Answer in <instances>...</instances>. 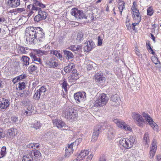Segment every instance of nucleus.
Instances as JSON below:
<instances>
[{
	"instance_id": "nucleus-59",
	"label": "nucleus",
	"mask_w": 161,
	"mask_h": 161,
	"mask_svg": "<svg viewBox=\"0 0 161 161\" xmlns=\"http://www.w3.org/2000/svg\"><path fill=\"white\" fill-rule=\"evenodd\" d=\"M98 44L99 46L101 45L102 44V40L100 39V36H98Z\"/></svg>"
},
{
	"instance_id": "nucleus-46",
	"label": "nucleus",
	"mask_w": 161,
	"mask_h": 161,
	"mask_svg": "<svg viewBox=\"0 0 161 161\" xmlns=\"http://www.w3.org/2000/svg\"><path fill=\"white\" fill-rule=\"evenodd\" d=\"M67 86L68 84L66 81L64 80V82L62 84V87L64 89L65 92H67Z\"/></svg>"
},
{
	"instance_id": "nucleus-33",
	"label": "nucleus",
	"mask_w": 161,
	"mask_h": 161,
	"mask_svg": "<svg viewBox=\"0 0 161 161\" xmlns=\"http://www.w3.org/2000/svg\"><path fill=\"white\" fill-rule=\"evenodd\" d=\"M74 67V65L73 64H69L67 66H66L64 69V71L66 73L70 72L72 69Z\"/></svg>"
},
{
	"instance_id": "nucleus-54",
	"label": "nucleus",
	"mask_w": 161,
	"mask_h": 161,
	"mask_svg": "<svg viewBox=\"0 0 161 161\" xmlns=\"http://www.w3.org/2000/svg\"><path fill=\"white\" fill-rule=\"evenodd\" d=\"M35 145H34V143H30L27 145V147L30 148L34 149L33 148L35 147Z\"/></svg>"
},
{
	"instance_id": "nucleus-43",
	"label": "nucleus",
	"mask_w": 161,
	"mask_h": 161,
	"mask_svg": "<svg viewBox=\"0 0 161 161\" xmlns=\"http://www.w3.org/2000/svg\"><path fill=\"white\" fill-rule=\"evenodd\" d=\"M151 59L153 62L156 65L159 64L160 62L158 61V58L155 56H152Z\"/></svg>"
},
{
	"instance_id": "nucleus-4",
	"label": "nucleus",
	"mask_w": 161,
	"mask_h": 161,
	"mask_svg": "<svg viewBox=\"0 0 161 161\" xmlns=\"http://www.w3.org/2000/svg\"><path fill=\"white\" fill-rule=\"evenodd\" d=\"M64 114L65 117L70 122L76 120L78 116L76 111L72 108H66L64 111Z\"/></svg>"
},
{
	"instance_id": "nucleus-30",
	"label": "nucleus",
	"mask_w": 161,
	"mask_h": 161,
	"mask_svg": "<svg viewBox=\"0 0 161 161\" xmlns=\"http://www.w3.org/2000/svg\"><path fill=\"white\" fill-rule=\"evenodd\" d=\"M60 52V51H58L56 50H52L51 51L50 53L55 55L58 58L62 60V56Z\"/></svg>"
},
{
	"instance_id": "nucleus-12",
	"label": "nucleus",
	"mask_w": 161,
	"mask_h": 161,
	"mask_svg": "<svg viewBox=\"0 0 161 161\" xmlns=\"http://www.w3.org/2000/svg\"><path fill=\"white\" fill-rule=\"evenodd\" d=\"M58 64V60L54 57H52L47 60L46 65L50 68H55Z\"/></svg>"
},
{
	"instance_id": "nucleus-36",
	"label": "nucleus",
	"mask_w": 161,
	"mask_h": 161,
	"mask_svg": "<svg viewBox=\"0 0 161 161\" xmlns=\"http://www.w3.org/2000/svg\"><path fill=\"white\" fill-rule=\"evenodd\" d=\"M6 154V147L3 146L1 149H0V158L4 157Z\"/></svg>"
},
{
	"instance_id": "nucleus-8",
	"label": "nucleus",
	"mask_w": 161,
	"mask_h": 161,
	"mask_svg": "<svg viewBox=\"0 0 161 161\" xmlns=\"http://www.w3.org/2000/svg\"><path fill=\"white\" fill-rule=\"evenodd\" d=\"M114 121L119 128L122 129L125 131H132V129L129 125L126 124L122 120L120 119H114Z\"/></svg>"
},
{
	"instance_id": "nucleus-45",
	"label": "nucleus",
	"mask_w": 161,
	"mask_h": 161,
	"mask_svg": "<svg viewBox=\"0 0 161 161\" xmlns=\"http://www.w3.org/2000/svg\"><path fill=\"white\" fill-rule=\"evenodd\" d=\"M83 34L81 32L78 33L77 35V40L79 42L83 39Z\"/></svg>"
},
{
	"instance_id": "nucleus-23",
	"label": "nucleus",
	"mask_w": 161,
	"mask_h": 161,
	"mask_svg": "<svg viewBox=\"0 0 161 161\" xmlns=\"http://www.w3.org/2000/svg\"><path fill=\"white\" fill-rule=\"evenodd\" d=\"M95 79L97 82L103 83L105 81L106 78L103 75L99 73L96 74L95 75Z\"/></svg>"
},
{
	"instance_id": "nucleus-5",
	"label": "nucleus",
	"mask_w": 161,
	"mask_h": 161,
	"mask_svg": "<svg viewBox=\"0 0 161 161\" xmlns=\"http://www.w3.org/2000/svg\"><path fill=\"white\" fill-rule=\"evenodd\" d=\"M135 142V137L130 136L129 138H123L119 141V144L126 149H129L133 146Z\"/></svg>"
},
{
	"instance_id": "nucleus-24",
	"label": "nucleus",
	"mask_w": 161,
	"mask_h": 161,
	"mask_svg": "<svg viewBox=\"0 0 161 161\" xmlns=\"http://www.w3.org/2000/svg\"><path fill=\"white\" fill-rule=\"evenodd\" d=\"M33 153V158L35 161H40L42 158V154L39 151L35 150Z\"/></svg>"
},
{
	"instance_id": "nucleus-13",
	"label": "nucleus",
	"mask_w": 161,
	"mask_h": 161,
	"mask_svg": "<svg viewBox=\"0 0 161 161\" xmlns=\"http://www.w3.org/2000/svg\"><path fill=\"white\" fill-rule=\"evenodd\" d=\"M46 91V89L44 87H41L35 93L33 96L34 99L38 100L41 97H43Z\"/></svg>"
},
{
	"instance_id": "nucleus-3",
	"label": "nucleus",
	"mask_w": 161,
	"mask_h": 161,
	"mask_svg": "<svg viewBox=\"0 0 161 161\" xmlns=\"http://www.w3.org/2000/svg\"><path fill=\"white\" fill-rule=\"evenodd\" d=\"M34 4H30L27 6V8L29 9L31 11L28 14V16L30 17L36 11L41 10V8H43L45 7V5L39 1L36 0H33Z\"/></svg>"
},
{
	"instance_id": "nucleus-32",
	"label": "nucleus",
	"mask_w": 161,
	"mask_h": 161,
	"mask_svg": "<svg viewBox=\"0 0 161 161\" xmlns=\"http://www.w3.org/2000/svg\"><path fill=\"white\" fill-rule=\"evenodd\" d=\"M30 58L29 57L25 56H23L22 58V63L23 66H27L29 64Z\"/></svg>"
},
{
	"instance_id": "nucleus-40",
	"label": "nucleus",
	"mask_w": 161,
	"mask_h": 161,
	"mask_svg": "<svg viewBox=\"0 0 161 161\" xmlns=\"http://www.w3.org/2000/svg\"><path fill=\"white\" fill-rule=\"evenodd\" d=\"M130 19L128 18V16H127L126 20L125 21V24L128 30H130L131 29L132 26L131 24L130 23Z\"/></svg>"
},
{
	"instance_id": "nucleus-44",
	"label": "nucleus",
	"mask_w": 161,
	"mask_h": 161,
	"mask_svg": "<svg viewBox=\"0 0 161 161\" xmlns=\"http://www.w3.org/2000/svg\"><path fill=\"white\" fill-rule=\"evenodd\" d=\"M147 12V15L150 16H151L152 15H153L154 13L153 8L151 7H149L148 8Z\"/></svg>"
},
{
	"instance_id": "nucleus-50",
	"label": "nucleus",
	"mask_w": 161,
	"mask_h": 161,
	"mask_svg": "<svg viewBox=\"0 0 161 161\" xmlns=\"http://www.w3.org/2000/svg\"><path fill=\"white\" fill-rule=\"evenodd\" d=\"M22 103L24 106H27L28 105V103H31V102L29 100H23L22 101Z\"/></svg>"
},
{
	"instance_id": "nucleus-57",
	"label": "nucleus",
	"mask_w": 161,
	"mask_h": 161,
	"mask_svg": "<svg viewBox=\"0 0 161 161\" xmlns=\"http://www.w3.org/2000/svg\"><path fill=\"white\" fill-rule=\"evenodd\" d=\"M11 120L13 122L15 123L18 121L17 118L15 116H12L11 117Z\"/></svg>"
},
{
	"instance_id": "nucleus-61",
	"label": "nucleus",
	"mask_w": 161,
	"mask_h": 161,
	"mask_svg": "<svg viewBox=\"0 0 161 161\" xmlns=\"http://www.w3.org/2000/svg\"><path fill=\"white\" fill-rule=\"evenodd\" d=\"M93 157V155L92 154H90V156L87 158L86 161H91Z\"/></svg>"
},
{
	"instance_id": "nucleus-2",
	"label": "nucleus",
	"mask_w": 161,
	"mask_h": 161,
	"mask_svg": "<svg viewBox=\"0 0 161 161\" xmlns=\"http://www.w3.org/2000/svg\"><path fill=\"white\" fill-rule=\"evenodd\" d=\"M108 98L106 94L102 93L99 97L97 96L94 98L93 102V106L96 107H101L106 105Z\"/></svg>"
},
{
	"instance_id": "nucleus-9",
	"label": "nucleus",
	"mask_w": 161,
	"mask_h": 161,
	"mask_svg": "<svg viewBox=\"0 0 161 161\" xmlns=\"http://www.w3.org/2000/svg\"><path fill=\"white\" fill-rule=\"evenodd\" d=\"M86 93L85 92H79L75 93L74 94V98L77 103L83 102L86 100Z\"/></svg>"
},
{
	"instance_id": "nucleus-18",
	"label": "nucleus",
	"mask_w": 161,
	"mask_h": 161,
	"mask_svg": "<svg viewBox=\"0 0 161 161\" xmlns=\"http://www.w3.org/2000/svg\"><path fill=\"white\" fill-rule=\"evenodd\" d=\"M84 47L85 51L89 52L95 47L94 43L92 41H89L86 42Z\"/></svg>"
},
{
	"instance_id": "nucleus-19",
	"label": "nucleus",
	"mask_w": 161,
	"mask_h": 161,
	"mask_svg": "<svg viewBox=\"0 0 161 161\" xmlns=\"http://www.w3.org/2000/svg\"><path fill=\"white\" fill-rule=\"evenodd\" d=\"M9 105V101L7 99L2 98L0 101V108L2 109H6Z\"/></svg>"
},
{
	"instance_id": "nucleus-1",
	"label": "nucleus",
	"mask_w": 161,
	"mask_h": 161,
	"mask_svg": "<svg viewBox=\"0 0 161 161\" xmlns=\"http://www.w3.org/2000/svg\"><path fill=\"white\" fill-rule=\"evenodd\" d=\"M42 29L38 27L30 26L27 27L25 30L26 40L27 43L34 42L35 39L40 42L44 41L45 35Z\"/></svg>"
},
{
	"instance_id": "nucleus-25",
	"label": "nucleus",
	"mask_w": 161,
	"mask_h": 161,
	"mask_svg": "<svg viewBox=\"0 0 161 161\" xmlns=\"http://www.w3.org/2000/svg\"><path fill=\"white\" fill-rule=\"evenodd\" d=\"M22 161H33V155L32 153H30L23 157Z\"/></svg>"
},
{
	"instance_id": "nucleus-17",
	"label": "nucleus",
	"mask_w": 161,
	"mask_h": 161,
	"mask_svg": "<svg viewBox=\"0 0 161 161\" xmlns=\"http://www.w3.org/2000/svg\"><path fill=\"white\" fill-rule=\"evenodd\" d=\"M120 102L119 96L115 94L112 96L111 101V104L114 106H116L119 105Z\"/></svg>"
},
{
	"instance_id": "nucleus-28",
	"label": "nucleus",
	"mask_w": 161,
	"mask_h": 161,
	"mask_svg": "<svg viewBox=\"0 0 161 161\" xmlns=\"http://www.w3.org/2000/svg\"><path fill=\"white\" fill-rule=\"evenodd\" d=\"M115 131L113 128H109L108 131V137L109 139H112L115 136Z\"/></svg>"
},
{
	"instance_id": "nucleus-60",
	"label": "nucleus",
	"mask_w": 161,
	"mask_h": 161,
	"mask_svg": "<svg viewBox=\"0 0 161 161\" xmlns=\"http://www.w3.org/2000/svg\"><path fill=\"white\" fill-rule=\"evenodd\" d=\"M26 75H20L18 76V77L19 80H22L23 79H24L25 77H26Z\"/></svg>"
},
{
	"instance_id": "nucleus-35",
	"label": "nucleus",
	"mask_w": 161,
	"mask_h": 161,
	"mask_svg": "<svg viewBox=\"0 0 161 161\" xmlns=\"http://www.w3.org/2000/svg\"><path fill=\"white\" fill-rule=\"evenodd\" d=\"M102 130L101 127L100 126H97L94 128V131L93 134L98 136L100 132H101Z\"/></svg>"
},
{
	"instance_id": "nucleus-20",
	"label": "nucleus",
	"mask_w": 161,
	"mask_h": 161,
	"mask_svg": "<svg viewBox=\"0 0 161 161\" xmlns=\"http://www.w3.org/2000/svg\"><path fill=\"white\" fill-rule=\"evenodd\" d=\"M34 106L31 103H28L27 107V109L24 112V114L28 116H30L34 112Z\"/></svg>"
},
{
	"instance_id": "nucleus-11",
	"label": "nucleus",
	"mask_w": 161,
	"mask_h": 161,
	"mask_svg": "<svg viewBox=\"0 0 161 161\" xmlns=\"http://www.w3.org/2000/svg\"><path fill=\"white\" fill-rule=\"evenodd\" d=\"M142 115L145 118L146 122H148L152 128L155 130H157L158 126L157 124L154 122L152 119L146 113H143Z\"/></svg>"
},
{
	"instance_id": "nucleus-52",
	"label": "nucleus",
	"mask_w": 161,
	"mask_h": 161,
	"mask_svg": "<svg viewBox=\"0 0 161 161\" xmlns=\"http://www.w3.org/2000/svg\"><path fill=\"white\" fill-rule=\"evenodd\" d=\"M135 53L136 55L139 57H141L142 55L141 54L139 49L137 48H136L135 49Z\"/></svg>"
},
{
	"instance_id": "nucleus-31",
	"label": "nucleus",
	"mask_w": 161,
	"mask_h": 161,
	"mask_svg": "<svg viewBox=\"0 0 161 161\" xmlns=\"http://www.w3.org/2000/svg\"><path fill=\"white\" fill-rule=\"evenodd\" d=\"M63 52L64 54L66 56V58L67 59H72L74 57L73 53L70 51L64 50Z\"/></svg>"
},
{
	"instance_id": "nucleus-37",
	"label": "nucleus",
	"mask_w": 161,
	"mask_h": 161,
	"mask_svg": "<svg viewBox=\"0 0 161 161\" xmlns=\"http://www.w3.org/2000/svg\"><path fill=\"white\" fill-rule=\"evenodd\" d=\"M125 3L123 2H119L118 4V8L119 9L120 14L121 15L123 10L125 8Z\"/></svg>"
},
{
	"instance_id": "nucleus-10",
	"label": "nucleus",
	"mask_w": 161,
	"mask_h": 161,
	"mask_svg": "<svg viewBox=\"0 0 161 161\" xmlns=\"http://www.w3.org/2000/svg\"><path fill=\"white\" fill-rule=\"evenodd\" d=\"M71 14L73 16H74L76 18L81 19L85 18L86 19L85 13L82 10H78L75 8L72 9Z\"/></svg>"
},
{
	"instance_id": "nucleus-51",
	"label": "nucleus",
	"mask_w": 161,
	"mask_h": 161,
	"mask_svg": "<svg viewBox=\"0 0 161 161\" xmlns=\"http://www.w3.org/2000/svg\"><path fill=\"white\" fill-rule=\"evenodd\" d=\"M5 136V134L3 132V130L0 128V139L3 138Z\"/></svg>"
},
{
	"instance_id": "nucleus-22",
	"label": "nucleus",
	"mask_w": 161,
	"mask_h": 161,
	"mask_svg": "<svg viewBox=\"0 0 161 161\" xmlns=\"http://www.w3.org/2000/svg\"><path fill=\"white\" fill-rule=\"evenodd\" d=\"M89 153V151L87 150L82 151L77 157L76 161H79L83 159L85 157L88 155Z\"/></svg>"
},
{
	"instance_id": "nucleus-49",
	"label": "nucleus",
	"mask_w": 161,
	"mask_h": 161,
	"mask_svg": "<svg viewBox=\"0 0 161 161\" xmlns=\"http://www.w3.org/2000/svg\"><path fill=\"white\" fill-rule=\"evenodd\" d=\"M33 60L39 63L40 64L42 63L41 60L40 58L37 57L36 56H34V58L33 59Z\"/></svg>"
},
{
	"instance_id": "nucleus-38",
	"label": "nucleus",
	"mask_w": 161,
	"mask_h": 161,
	"mask_svg": "<svg viewBox=\"0 0 161 161\" xmlns=\"http://www.w3.org/2000/svg\"><path fill=\"white\" fill-rule=\"evenodd\" d=\"M41 126L40 123L38 122H35L34 123H32L31 124V127L34 128L36 130L38 129Z\"/></svg>"
},
{
	"instance_id": "nucleus-16",
	"label": "nucleus",
	"mask_w": 161,
	"mask_h": 161,
	"mask_svg": "<svg viewBox=\"0 0 161 161\" xmlns=\"http://www.w3.org/2000/svg\"><path fill=\"white\" fill-rule=\"evenodd\" d=\"M53 122L54 125L59 129L63 127L64 128L68 127L65 122L61 119H55L53 120Z\"/></svg>"
},
{
	"instance_id": "nucleus-62",
	"label": "nucleus",
	"mask_w": 161,
	"mask_h": 161,
	"mask_svg": "<svg viewBox=\"0 0 161 161\" xmlns=\"http://www.w3.org/2000/svg\"><path fill=\"white\" fill-rule=\"evenodd\" d=\"M19 80L18 77L14 78L12 80V82L14 84H15Z\"/></svg>"
},
{
	"instance_id": "nucleus-29",
	"label": "nucleus",
	"mask_w": 161,
	"mask_h": 161,
	"mask_svg": "<svg viewBox=\"0 0 161 161\" xmlns=\"http://www.w3.org/2000/svg\"><path fill=\"white\" fill-rule=\"evenodd\" d=\"M75 70H74V72L72 73V74L68 78L69 80V82H75V80L79 78V76L77 73L75 72Z\"/></svg>"
},
{
	"instance_id": "nucleus-7",
	"label": "nucleus",
	"mask_w": 161,
	"mask_h": 161,
	"mask_svg": "<svg viewBox=\"0 0 161 161\" xmlns=\"http://www.w3.org/2000/svg\"><path fill=\"white\" fill-rule=\"evenodd\" d=\"M82 140L81 138H79L77 139L75 142L72 143L70 145H69L66 148L65 150V157H69L71 153H72L73 152V147L74 146H76L78 145L79 143Z\"/></svg>"
},
{
	"instance_id": "nucleus-41",
	"label": "nucleus",
	"mask_w": 161,
	"mask_h": 161,
	"mask_svg": "<svg viewBox=\"0 0 161 161\" xmlns=\"http://www.w3.org/2000/svg\"><path fill=\"white\" fill-rule=\"evenodd\" d=\"M7 136L9 137H11L14 135V129L11 128L8 130L7 134Z\"/></svg>"
},
{
	"instance_id": "nucleus-53",
	"label": "nucleus",
	"mask_w": 161,
	"mask_h": 161,
	"mask_svg": "<svg viewBox=\"0 0 161 161\" xmlns=\"http://www.w3.org/2000/svg\"><path fill=\"white\" fill-rule=\"evenodd\" d=\"M16 10L17 12L19 13L23 12L25 11V9L24 8H17Z\"/></svg>"
},
{
	"instance_id": "nucleus-39",
	"label": "nucleus",
	"mask_w": 161,
	"mask_h": 161,
	"mask_svg": "<svg viewBox=\"0 0 161 161\" xmlns=\"http://www.w3.org/2000/svg\"><path fill=\"white\" fill-rule=\"evenodd\" d=\"M80 48V47L78 45H77L76 46L75 45H71L69 47V50L73 52L78 51Z\"/></svg>"
},
{
	"instance_id": "nucleus-55",
	"label": "nucleus",
	"mask_w": 161,
	"mask_h": 161,
	"mask_svg": "<svg viewBox=\"0 0 161 161\" xmlns=\"http://www.w3.org/2000/svg\"><path fill=\"white\" fill-rule=\"evenodd\" d=\"M98 136H96V135L93 134L92 137V141H95L98 138Z\"/></svg>"
},
{
	"instance_id": "nucleus-47",
	"label": "nucleus",
	"mask_w": 161,
	"mask_h": 161,
	"mask_svg": "<svg viewBox=\"0 0 161 161\" xmlns=\"http://www.w3.org/2000/svg\"><path fill=\"white\" fill-rule=\"evenodd\" d=\"M25 86V83L24 82H19V83L18 87L20 90L24 89Z\"/></svg>"
},
{
	"instance_id": "nucleus-27",
	"label": "nucleus",
	"mask_w": 161,
	"mask_h": 161,
	"mask_svg": "<svg viewBox=\"0 0 161 161\" xmlns=\"http://www.w3.org/2000/svg\"><path fill=\"white\" fill-rule=\"evenodd\" d=\"M84 64L86 65V67L88 70H91L93 68V65L95 64L92 61L90 60H86Z\"/></svg>"
},
{
	"instance_id": "nucleus-26",
	"label": "nucleus",
	"mask_w": 161,
	"mask_h": 161,
	"mask_svg": "<svg viewBox=\"0 0 161 161\" xmlns=\"http://www.w3.org/2000/svg\"><path fill=\"white\" fill-rule=\"evenodd\" d=\"M132 14L134 21L140 22L141 21V16L139 15V11H137V12H134V13H132Z\"/></svg>"
},
{
	"instance_id": "nucleus-58",
	"label": "nucleus",
	"mask_w": 161,
	"mask_h": 161,
	"mask_svg": "<svg viewBox=\"0 0 161 161\" xmlns=\"http://www.w3.org/2000/svg\"><path fill=\"white\" fill-rule=\"evenodd\" d=\"M36 52L37 54H40L41 55L45 54L46 53L45 51H43L40 50H37L36 51Z\"/></svg>"
},
{
	"instance_id": "nucleus-6",
	"label": "nucleus",
	"mask_w": 161,
	"mask_h": 161,
	"mask_svg": "<svg viewBox=\"0 0 161 161\" xmlns=\"http://www.w3.org/2000/svg\"><path fill=\"white\" fill-rule=\"evenodd\" d=\"M132 117L138 126L141 127H143L145 121L141 115L137 113L133 112L132 113Z\"/></svg>"
},
{
	"instance_id": "nucleus-48",
	"label": "nucleus",
	"mask_w": 161,
	"mask_h": 161,
	"mask_svg": "<svg viewBox=\"0 0 161 161\" xmlns=\"http://www.w3.org/2000/svg\"><path fill=\"white\" fill-rule=\"evenodd\" d=\"M29 69L31 72L34 71L36 69V67L35 65H32L29 67Z\"/></svg>"
},
{
	"instance_id": "nucleus-21",
	"label": "nucleus",
	"mask_w": 161,
	"mask_h": 161,
	"mask_svg": "<svg viewBox=\"0 0 161 161\" xmlns=\"http://www.w3.org/2000/svg\"><path fill=\"white\" fill-rule=\"evenodd\" d=\"M9 7L15 8L20 4V0H8L7 2Z\"/></svg>"
},
{
	"instance_id": "nucleus-64",
	"label": "nucleus",
	"mask_w": 161,
	"mask_h": 161,
	"mask_svg": "<svg viewBox=\"0 0 161 161\" xmlns=\"http://www.w3.org/2000/svg\"><path fill=\"white\" fill-rule=\"evenodd\" d=\"M132 13H134V12H137V11H139L136 8L134 7H132Z\"/></svg>"
},
{
	"instance_id": "nucleus-42",
	"label": "nucleus",
	"mask_w": 161,
	"mask_h": 161,
	"mask_svg": "<svg viewBox=\"0 0 161 161\" xmlns=\"http://www.w3.org/2000/svg\"><path fill=\"white\" fill-rule=\"evenodd\" d=\"M18 50H19L18 53H25L26 52V50L27 49L24 47L19 46L18 47Z\"/></svg>"
},
{
	"instance_id": "nucleus-34",
	"label": "nucleus",
	"mask_w": 161,
	"mask_h": 161,
	"mask_svg": "<svg viewBox=\"0 0 161 161\" xmlns=\"http://www.w3.org/2000/svg\"><path fill=\"white\" fill-rule=\"evenodd\" d=\"M150 142L149 135L148 133L146 132L144 135L143 140V143L145 145H148V143ZM148 147V146H147Z\"/></svg>"
},
{
	"instance_id": "nucleus-15",
	"label": "nucleus",
	"mask_w": 161,
	"mask_h": 161,
	"mask_svg": "<svg viewBox=\"0 0 161 161\" xmlns=\"http://www.w3.org/2000/svg\"><path fill=\"white\" fill-rule=\"evenodd\" d=\"M157 141L155 139H153L152 143V146L150 148L149 153V158H153L157 150Z\"/></svg>"
},
{
	"instance_id": "nucleus-63",
	"label": "nucleus",
	"mask_w": 161,
	"mask_h": 161,
	"mask_svg": "<svg viewBox=\"0 0 161 161\" xmlns=\"http://www.w3.org/2000/svg\"><path fill=\"white\" fill-rule=\"evenodd\" d=\"M147 45V47L148 48V50L149 51L152 52V53L153 54V53H154L153 52V50L152 48H151L150 44H149L148 45Z\"/></svg>"
},
{
	"instance_id": "nucleus-56",
	"label": "nucleus",
	"mask_w": 161,
	"mask_h": 161,
	"mask_svg": "<svg viewBox=\"0 0 161 161\" xmlns=\"http://www.w3.org/2000/svg\"><path fill=\"white\" fill-rule=\"evenodd\" d=\"M98 136H96V135L93 134L92 137V141H95L98 138Z\"/></svg>"
},
{
	"instance_id": "nucleus-14",
	"label": "nucleus",
	"mask_w": 161,
	"mask_h": 161,
	"mask_svg": "<svg viewBox=\"0 0 161 161\" xmlns=\"http://www.w3.org/2000/svg\"><path fill=\"white\" fill-rule=\"evenodd\" d=\"M47 17V14L44 11L41 10L38 12V14L36 15L34 18L35 21L39 22L45 19Z\"/></svg>"
}]
</instances>
